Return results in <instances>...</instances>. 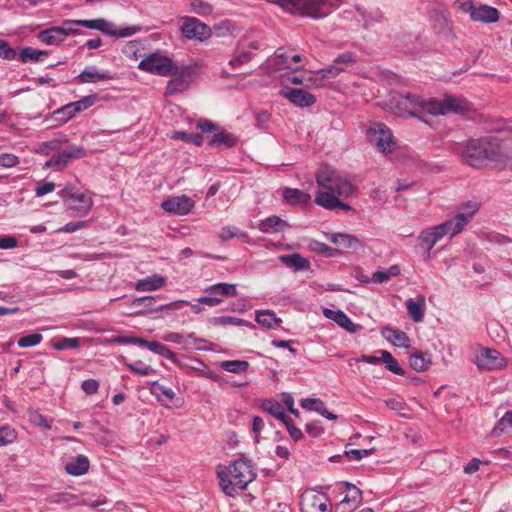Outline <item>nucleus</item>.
Here are the masks:
<instances>
[{"mask_svg":"<svg viewBox=\"0 0 512 512\" xmlns=\"http://www.w3.org/2000/svg\"><path fill=\"white\" fill-rule=\"evenodd\" d=\"M172 139L175 140H183L186 142H191L196 146H201L203 143V137L197 133H186L183 131H177L172 134Z\"/></svg>","mask_w":512,"mask_h":512,"instance_id":"48","label":"nucleus"},{"mask_svg":"<svg viewBox=\"0 0 512 512\" xmlns=\"http://www.w3.org/2000/svg\"><path fill=\"white\" fill-rule=\"evenodd\" d=\"M189 339H194V336L193 334H189L187 337L180 334V333H177V332H168L164 335L163 337V340L166 341V342H171V343H175V344H178V345H183V346H187L189 343H188V340Z\"/></svg>","mask_w":512,"mask_h":512,"instance_id":"49","label":"nucleus"},{"mask_svg":"<svg viewBox=\"0 0 512 512\" xmlns=\"http://www.w3.org/2000/svg\"><path fill=\"white\" fill-rule=\"evenodd\" d=\"M256 321L258 324L268 329L277 328L282 322L281 319L278 318L271 310H262L257 312Z\"/></svg>","mask_w":512,"mask_h":512,"instance_id":"32","label":"nucleus"},{"mask_svg":"<svg viewBox=\"0 0 512 512\" xmlns=\"http://www.w3.org/2000/svg\"><path fill=\"white\" fill-rule=\"evenodd\" d=\"M195 202L186 195L171 197L162 202V209L170 214L187 215L194 208Z\"/></svg>","mask_w":512,"mask_h":512,"instance_id":"17","label":"nucleus"},{"mask_svg":"<svg viewBox=\"0 0 512 512\" xmlns=\"http://www.w3.org/2000/svg\"><path fill=\"white\" fill-rule=\"evenodd\" d=\"M80 347V340L77 337L63 338L61 341L54 344L56 350H63L66 348L78 349Z\"/></svg>","mask_w":512,"mask_h":512,"instance_id":"57","label":"nucleus"},{"mask_svg":"<svg viewBox=\"0 0 512 512\" xmlns=\"http://www.w3.org/2000/svg\"><path fill=\"white\" fill-rule=\"evenodd\" d=\"M47 51L44 50H36L31 47H25L20 51V59L22 62H38L42 59V57L47 56Z\"/></svg>","mask_w":512,"mask_h":512,"instance_id":"41","label":"nucleus"},{"mask_svg":"<svg viewBox=\"0 0 512 512\" xmlns=\"http://www.w3.org/2000/svg\"><path fill=\"white\" fill-rule=\"evenodd\" d=\"M480 205L475 201H466L458 208L453 219H449L454 230L460 234L465 227L471 222L475 214L479 211Z\"/></svg>","mask_w":512,"mask_h":512,"instance_id":"12","label":"nucleus"},{"mask_svg":"<svg viewBox=\"0 0 512 512\" xmlns=\"http://www.w3.org/2000/svg\"><path fill=\"white\" fill-rule=\"evenodd\" d=\"M28 419L29 421L36 427H41L44 429H51V425L48 420L38 411L34 409H28Z\"/></svg>","mask_w":512,"mask_h":512,"instance_id":"47","label":"nucleus"},{"mask_svg":"<svg viewBox=\"0 0 512 512\" xmlns=\"http://www.w3.org/2000/svg\"><path fill=\"white\" fill-rule=\"evenodd\" d=\"M287 227L289 224L278 216H270L259 223V229L264 233L278 232Z\"/></svg>","mask_w":512,"mask_h":512,"instance_id":"29","label":"nucleus"},{"mask_svg":"<svg viewBox=\"0 0 512 512\" xmlns=\"http://www.w3.org/2000/svg\"><path fill=\"white\" fill-rule=\"evenodd\" d=\"M166 279L161 275L154 274L140 279L135 284V290L139 292L156 291L165 286Z\"/></svg>","mask_w":512,"mask_h":512,"instance_id":"23","label":"nucleus"},{"mask_svg":"<svg viewBox=\"0 0 512 512\" xmlns=\"http://www.w3.org/2000/svg\"><path fill=\"white\" fill-rule=\"evenodd\" d=\"M458 235V232L454 230L451 222L446 220L445 222L429 227L425 230H422L418 237L419 245L428 252V256H430L431 250L434 246L442 240L445 236H449V238H453Z\"/></svg>","mask_w":512,"mask_h":512,"instance_id":"6","label":"nucleus"},{"mask_svg":"<svg viewBox=\"0 0 512 512\" xmlns=\"http://www.w3.org/2000/svg\"><path fill=\"white\" fill-rule=\"evenodd\" d=\"M380 353H381L382 362L385 363L386 368L390 372H392L396 375H400V376L404 375V373H405L404 369H402L400 367L397 360L392 356V354L389 351L381 350Z\"/></svg>","mask_w":512,"mask_h":512,"instance_id":"40","label":"nucleus"},{"mask_svg":"<svg viewBox=\"0 0 512 512\" xmlns=\"http://www.w3.org/2000/svg\"><path fill=\"white\" fill-rule=\"evenodd\" d=\"M238 137L231 133L217 132L209 139V145L212 147L231 148L237 144Z\"/></svg>","mask_w":512,"mask_h":512,"instance_id":"30","label":"nucleus"},{"mask_svg":"<svg viewBox=\"0 0 512 512\" xmlns=\"http://www.w3.org/2000/svg\"><path fill=\"white\" fill-rule=\"evenodd\" d=\"M394 102L393 109L397 115L416 117L421 120V114L438 116L450 112H464L468 109L466 101L453 96H446L444 99H424L416 94L406 92L399 94Z\"/></svg>","mask_w":512,"mask_h":512,"instance_id":"1","label":"nucleus"},{"mask_svg":"<svg viewBox=\"0 0 512 512\" xmlns=\"http://www.w3.org/2000/svg\"><path fill=\"white\" fill-rule=\"evenodd\" d=\"M474 362L478 368L485 370H496L506 366V360L501 353L491 348H482Z\"/></svg>","mask_w":512,"mask_h":512,"instance_id":"13","label":"nucleus"},{"mask_svg":"<svg viewBox=\"0 0 512 512\" xmlns=\"http://www.w3.org/2000/svg\"><path fill=\"white\" fill-rule=\"evenodd\" d=\"M96 98V95L85 96L79 101L65 105L61 109H58L55 113L58 115L62 114L64 116L63 121H67L74 117L76 113L91 107L95 103Z\"/></svg>","mask_w":512,"mask_h":512,"instance_id":"19","label":"nucleus"},{"mask_svg":"<svg viewBox=\"0 0 512 512\" xmlns=\"http://www.w3.org/2000/svg\"><path fill=\"white\" fill-rule=\"evenodd\" d=\"M497 430L501 433L507 432L512 433V411H507L504 416L498 421L497 426L494 428V434H497Z\"/></svg>","mask_w":512,"mask_h":512,"instance_id":"50","label":"nucleus"},{"mask_svg":"<svg viewBox=\"0 0 512 512\" xmlns=\"http://www.w3.org/2000/svg\"><path fill=\"white\" fill-rule=\"evenodd\" d=\"M316 182L319 188L315 196L316 204L328 210H351L350 205L340 200L354 192V186L347 178L330 167H324L317 172Z\"/></svg>","mask_w":512,"mask_h":512,"instance_id":"2","label":"nucleus"},{"mask_svg":"<svg viewBox=\"0 0 512 512\" xmlns=\"http://www.w3.org/2000/svg\"><path fill=\"white\" fill-rule=\"evenodd\" d=\"M207 293L210 295H221L223 297H233L238 294L237 287L235 284L229 283H217L207 288Z\"/></svg>","mask_w":512,"mask_h":512,"instance_id":"35","label":"nucleus"},{"mask_svg":"<svg viewBox=\"0 0 512 512\" xmlns=\"http://www.w3.org/2000/svg\"><path fill=\"white\" fill-rule=\"evenodd\" d=\"M270 66L274 70L293 69L290 61V53L288 50L279 48L274 56L269 60Z\"/></svg>","mask_w":512,"mask_h":512,"instance_id":"28","label":"nucleus"},{"mask_svg":"<svg viewBox=\"0 0 512 512\" xmlns=\"http://www.w3.org/2000/svg\"><path fill=\"white\" fill-rule=\"evenodd\" d=\"M324 316L335 321L340 327L349 333H356L359 326L354 324L351 319L341 310L324 309Z\"/></svg>","mask_w":512,"mask_h":512,"instance_id":"21","label":"nucleus"},{"mask_svg":"<svg viewBox=\"0 0 512 512\" xmlns=\"http://www.w3.org/2000/svg\"><path fill=\"white\" fill-rule=\"evenodd\" d=\"M382 336L394 346L400 348H409L410 347V339L407 334L398 329L391 328L386 326L381 330Z\"/></svg>","mask_w":512,"mask_h":512,"instance_id":"22","label":"nucleus"},{"mask_svg":"<svg viewBox=\"0 0 512 512\" xmlns=\"http://www.w3.org/2000/svg\"><path fill=\"white\" fill-rule=\"evenodd\" d=\"M322 0H279V4L290 12L301 15L319 17L320 3Z\"/></svg>","mask_w":512,"mask_h":512,"instance_id":"14","label":"nucleus"},{"mask_svg":"<svg viewBox=\"0 0 512 512\" xmlns=\"http://www.w3.org/2000/svg\"><path fill=\"white\" fill-rule=\"evenodd\" d=\"M155 301H156V298L153 297V296L139 297V298H135L132 301L131 306L133 308H138V307L143 306V309L139 310L137 313H139V314H148V313H151V312L158 311L157 307H154Z\"/></svg>","mask_w":512,"mask_h":512,"instance_id":"37","label":"nucleus"},{"mask_svg":"<svg viewBox=\"0 0 512 512\" xmlns=\"http://www.w3.org/2000/svg\"><path fill=\"white\" fill-rule=\"evenodd\" d=\"M148 349L160 356H163L173 362L177 361L176 354L170 350L167 346L163 345L162 343L158 341H151L148 344Z\"/></svg>","mask_w":512,"mask_h":512,"instance_id":"42","label":"nucleus"},{"mask_svg":"<svg viewBox=\"0 0 512 512\" xmlns=\"http://www.w3.org/2000/svg\"><path fill=\"white\" fill-rule=\"evenodd\" d=\"M127 367L131 371H133L139 375H142V376H147L154 372V369L151 366L145 364L144 362H142L140 360L135 361L134 363L127 364Z\"/></svg>","mask_w":512,"mask_h":512,"instance_id":"54","label":"nucleus"},{"mask_svg":"<svg viewBox=\"0 0 512 512\" xmlns=\"http://www.w3.org/2000/svg\"><path fill=\"white\" fill-rule=\"evenodd\" d=\"M173 65L174 63L169 57L151 53L140 61L138 68L158 76H168L172 72Z\"/></svg>","mask_w":512,"mask_h":512,"instance_id":"10","label":"nucleus"},{"mask_svg":"<svg viewBox=\"0 0 512 512\" xmlns=\"http://www.w3.org/2000/svg\"><path fill=\"white\" fill-rule=\"evenodd\" d=\"M355 63V57L351 52H344L337 56L331 66L322 69V78H334L345 70V67Z\"/></svg>","mask_w":512,"mask_h":512,"instance_id":"20","label":"nucleus"},{"mask_svg":"<svg viewBox=\"0 0 512 512\" xmlns=\"http://www.w3.org/2000/svg\"><path fill=\"white\" fill-rule=\"evenodd\" d=\"M400 274V268L398 265H392L387 270L376 271L371 280L374 282L382 283L390 280L391 277H396Z\"/></svg>","mask_w":512,"mask_h":512,"instance_id":"43","label":"nucleus"},{"mask_svg":"<svg viewBox=\"0 0 512 512\" xmlns=\"http://www.w3.org/2000/svg\"><path fill=\"white\" fill-rule=\"evenodd\" d=\"M89 465V460L86 456L78 455L75 461L66 464L65 470L70 475L80 476L88 471Z\"/></svg>","mask_w":512,"mask_h":512,"instance_id":"31","label":"nucleus"},{"mask_svg":"<svg viewBox=\"0 0 512 512\" xmlns=\"http://www.w3.org/2000/svg\"><path fill=\"white\" fill-rule=\"evenodd\" d=\"M406 308L414 322H421L424 318L425 298L418 296L416 300L408 299L406 301Z\"/></svg>","mask_w":512,"mask_h":512,"instance_id":"26","label":"nucleus"},{"mask_svg":"<svg viewBox=\"0 0 512 512\" xmlns=\"http://www.w3.org/2000/svg\"><path fill=\"white\" fill-rule=\"evenodd\" d=\"M326 237L333 244L344 248H353L356 247L357 244L359 243L356 237L346 233H333L329 235L327 234Z\"/></svg>","mask_w":512,"mask_h":512,"instance_id":"34","label":"nucleus"},{"mask_svg":"<svg viewBox=\"0 0 512 512\" xmlns=\"http://www.w3.org/2000/svg\"><path fill=\"white\" fill-rule=\"evenodd\" d=\"M217 476L222 491L230 497H234L237 490H244L255 480L257 474L251 461L238 459L228 467H219Z\"/></svg>","mask_w":512,"mask_h":512,"instance_id":"3","label":"nucleus"},{"mask_svg":"<svg viewBox=\"0 0 512 512\" xmlns=\"http://www.w3.org/2000/svg\"><path fill=\"white\" fill-rule=\"evenodd\" d=\"M67 164H68V162H67L65 156L61 152L57 155H54L52 158H50L48 161H46L44 164V167L45 168L55 167L57 169H61V168L66 167Z\"/></svg>","mask_w":512,"mask_h":512,"instance_id":"59","label":"nucleus"},{"mask_svg":"<svg viewBox=\"0 0 512 512\" xmlns=\"http://www.w3.org/2000/svg\"><path fill=\"white\" fill-rule=\"evenodd\" d=\"M78 26H83L89 29L99 30L104 34L117 37L125 38L132 36L140 31V26L131 25L124 28H116L115 25L103 18L92 19V20H76Z\"/></svg>","mask_w":512,"mask_h":512,"instance_id":"7","label":"nucleus"},{"mask_svg":"<svg viewBox=\"0 0 512 512\" xmlns=\"http://www.w3.org/2000/svg\"><path fill=\"white\" fill-rule=\"evenodd\" d=\"M42 341V335L39 333H32L21 337L18 340V345L22 348L32 347L38 345Z\"/></svg>","mask_w":512,"mask_h":512,"instance_id":"55","label":"nucleus"},{"mask_svg":"<svg viewBox=\"0 0 512 512\" xmlns=\"http://www.w3.org/2000/svg\"><path fill=\"white\" fill-rule=\"evenodd\" d=\"M281 94L291 103L299 107H309L316 102V98L313 94L300 88H285L282 89Z\"/></svg>","mask_w":512,"mask_h":512,"instance_id":"18","label":"nucleus"},{"mask_svg":"<svg viewBox=\"0 0 512 512\" xmlns=\"http://www.w3.org/2000/svg\"><path fill=\"white\" fill-rule=\"evenodd\" d=\"M191 6L194 11L201 15H207L212 12L211 5L207 2H204L203 0H193L191 2Z\"/></svg>","mask_w":512,"mask_h":512,"instance_id":"62","label":"nucleus"},{"mask_svg":"<svg viewBox=\"0 0 512 512\" xmlns=\"http://www.w3.org/2000/svg\"><path fill=\"white\" fill-rule=\"evenodd\" d=\"M19 163V158L10 153H3L0 155V166L5 168H11Z\"/></svg>","mask_w":512,"mask_h":512,"instance_id":"64","label":"nucleus"},{"mask_svg":"<svg viewBox=\"0 0 512 512\" xmlns=\"http://www.w3.org/2000/svg\"><path fill=\"white\" fill-rule=\"evenodd\" d=\"M219 366L226 372L240 374L248 370L249 363L242 360H226L220 362Z\"/></svg>","mask_w":512,"mask_h":512,"instance_id":"39","label":"nucleus"},{"mask_svg":"<svg viewBox=\"0 0 512 512\" xmlns=\"http://www.w3.org/2000/svg\"><path fill=\"white\" fill-rule=\"evenodd\" d=\"M279 260L287 267L293 268L295 271L306 270L310 268L309 260L299 253L281 255L279 256Z\"/></svg>","mask_w":512,"mask_h":512,"instance_id":"25","label":"nucleus"},{"mask_svg":"<svg viewBox=\"0 0 512 512\" xmlns=\"http://www.w3.org/2000/svg\"><path fill=\"white\" fill-rule=\"evenodd\" d=\"M77 79L81 83H97L110 80L112 76L107 71L100 72L95 67H87L77 76Z\"/></svg>","mask_w":512,"mask_h":512,"instance_id":"24","label":"nucleus"},{"mask_svg":"<svg viewBox=\"0 0 512 512\" xmlns=\"http://www.w3.org/2000/svg\"><path fill=\"white\" fill-rule=\"evenodd\" d=\"M59 195L71 216L74 217H85L93 206V200L89 192H77L68 185L59 192Z\"/></svg>","mask_w":512,"mask_h":512,"instance_id":"5","label":"nucleus"},{"mask_svg":"<svg viewBox=\"0 0 512 512\" xmlns=\"http://www.w3.org/2000/svg\"><path fill=\"white\" fill-rule=\"evenodd\" d=\"M283 198L292 205H306L311 201V195L296 188H284Z\"/></svg>","mask_w":512,"mask_h":512,"instance_id":"27","label":"nucleus"},{"mask_svg":"<svg viewBox=\"0 0 512 512\" xmlns=\"http://www.w3.org/2000/svg\"><path fill=\"white\" fill-rule=\"evenodd\" d=\"M262 408L281 422H284V420L288 418L285 414L284 408L277 401L265 400L262 404Z\"/></svg>","mask_w":512,"mask_h":512,"instance_id":"38","label":"nucleus"},{"mask_svg":"<svg viewBox=\"0 0 512 512\" xmlns=\"http://www.w3.org/2000/svg\"><path fill=\"white\" fill-rule=\"evenodd\" d=\"M181 32L187 39H194L200 42L209 39L212 34L210 27L195 17L184 18Z\"/></svg>","mask_w":512,"mask_h":512,"instance_id":"11","label":"nucleus"},{"mask_svg":"<svg viewBox=\"0 0 512 512\" xmlns=\"http://www.w3.org/2000/svg\"><path fill=\"white\" fill-rule=\"evenodd\" d=\"M152 393L155 394L158 399L165 397L167 400L171 401L175 398V393L171 388L161 385L158 382L152 384Z\"/></svg>","mask_w":512,"mask_h":512,"instance_id":"51","label":"nucleus"},{"mask_svg":"<svg viewBox=\"0 0 512 512\" xmlns=\"http://www.w3.org/2000/svg\"><path fill=\"white\" fill-rule=\"evenodd\" d=\"M499 154V144L495 139L484 137L467 142L463 151V160L472 167H482L487 160L495 159Z\"/></svg>","mask_w":512,"mask_h":512,"instance_id":"4","label":"nucleus"},{"mask_svg":"<svg viewBox=\"0 0 512 512\" xmlns=\"http://www.w3.org/2000/svg\"><path fill=\"white\" fill-rule=\"evenodd\" d=\"M309 247L312 251L325 254L328 257H335L340 255V250L329 247L327 244L317 240H312L309 244Z\"/></svg>","mask_w":512,"mask_h":512,"instance_id":"45","label":"nucleus"},{"mask_svg":"<svg viewBox=\"0 0 512 512\" xmlns=\"http://www.w3.org/2000/svg\"><path fill=\"white\" fill-rule=\"evenodd\" d=\"M302 512H330L329 501L325 494L307 491L301 496Z\"/></svg>","mask_w":512,"mask_h":512,"instance_id":"15","label":"nucleus"},{"mask_svg":"<svg viewBox=\"0 0 512 512\" xmlns=\"http://www.w3.org/2000/svg\"><path fill=\"white\" fill-rule=\"evenodd\" d=\"M75 26H78L76 20H65L62 26L58 27V30L62 32L63 38L65 39L67 36L78 33V29H76Z\"/></svg>","mask_w":512,"mask_h":512,"instance_id":"60","label":"nucleus"},{"mask_svg":"<svg viewBox=\"0 0 512 512\" xmlns=\"http://www.w3.org/2000/svg\"><path fill=\"white\" fill-rule=\"evenodd\" d=\"M252 58V54L248 51H242L235 55L230 61L229 65L233 68L248 63Z\"/></svg>","mask_w":512,"mask_h":512,"instance_id":"61","label":"nucleus"},{"mask_svg":"<svg viewBox=\"0 0 512 512\" xmlns=\"http://www.w3.org/2000/svg\"><path fill=\"white\" fill-rule=\"evenodd\" d=\"M369 140L374 144L382 153H391L396 142L394 141L391 130L383 123H374L367 131Z\"/></svg>","mask_w":512,"mask_h":512,"instance_id":"9","label":"nucleus"},{"mask_svg":"<svg viewBox=\"0 0 512 512\" xmlns=\"http://www.w3.org/2000/svg\"><path fill=\"white\" fill-rule=\"evenodd\" d=\"M431 365V358L428 354L416 352L410 357V366L417 372L426 371Z\"/></svg>","mask_w":512,"mask_h":512,"instance_id":"36","label":"nucleus"},{"mask_svg":"<svg viewBox=\"0 0 512 512\" xmlns=\"http://www.w3.org/2000/svg\"><path fill=\"white\" fill-rule=\"evenodd\" d=\"M65 156L67 162L71 159H80L87 156V152L83 147L80 146H70L62 151Z\"/></svg>","mask_w":512,"mask_h":512,"instance_id":"52","label":"nucleus"},{"mask_svg":"<svg viewBox=\"0 0 512 512\" xmlns=\"http://www.w3.org/2000/svg\"><path fill=\"white\" fill-rule=\"evenodd\" d=\"M38 39L46 45H59L65 40L62 32L58 30V27H51L41 31L38 34Z\"/></svg>","mask_w":512,"mask_h":512,"instance_id":"33","label":"nucleus"},{"mask_svg":"<svg viewBox=\"0 0 512 512\" xmlns=\"http://www.w3.org/2000/svg\"><path fill=\"white\" fill-rule=\"evenodd\" d=\"M344 485L346 487L347 494L344 497V499L340 502V505H344V504H347L350 502H353V503L359 502L361 500V495H362L360 489L358 487H356L355 485L348 483V482H345Z\"/></svg>","mask_w":512,"mask_h":512,"instance_id":"46","label":"nucleus"},{"mask_svg":"<svg viewBox=\"0 0 512 512\" xmlns=\"http://www.w3.org/2000/svg\"><path fill=\"white\" fill-rule=\"evenodd\" d=\"M324 402L319 398H305L302 399L300 405L306 410H312L319 413Z\"/></svg>","mask_w":512,"mask_h":512,"instance_id":"58","label":"nucleus"},{"mask_svg":"<svg viewBox=\"0 0 512 512\" xmlns=\"http://www.w3.org/2000/svg\"><path fill=\"white\" fill-rule=\"evenodd\" d=\"M289 432V435L293 438L294 441H298L303 437L302 431L296 427L291 418H287L283 422Z\"/></svg>","mask_w":512,"mask_h":512,"instance_id":"63","label":"nucleus"},{"mask_svg":"<svg viewBox=\"0 0 512 512\" xmlns=\"http://www.w3.org/2000/svg\"><path fill=\"white\" fill-rule=\"evenodd\" d=\"M236 236L246 238L248 235L245 232H239L236 227L231 226L223 227L219 233V237L222 241H227Z\"/></svg>","mask_w":512,"mask_h":512,"instance_id":"56","label":"nucleus"},{"mask_svg":"<svg viewBox=\"0 0 512 512\" xmlns=\"http://www.w3.org/2000/svg\"><path fill=\"white\" fill-rule=\"evenodd\" d=\"M463 9L470 14L473 21L495 23L499 20V11L488 5L476 6L472 2L463 3Z\"/></svg>","mask_w":512,"mask_h":512,"instance_id":"16","label":"nucleus"},{"mask_svg":"<svg viewBox=\"0 0 512 512\" xmlns=\"http://www.w3.org/2000/svg\"><path fill=\"white\" fill-rule=\"evenodd\" d=\"M169 75H171V79L168 81L165 95H174L187 90L195 79L194 70L188 66L173 65Z\"/></svg>","mask_w":512,"mask_h":512,"instance_id":"8","label":"nucleus"},{"mask_svg":"<svg viewBox=\"0 0 512 512\" xmlns=\"http://www.w3.org/2000/svg\"><path fill=\"white\" fill-rule=\"evenodd\" d=\"M17 438L16 431L9 427H0V446L13 443Z\"/></svg>","mask_w":512,"mask_h":512,"instance_id":"53","label":"nucleus"},{"mask_svg":"<svg viewBox=\"0 0 512 512\" xmlns=\"http://www.w3.org/2000/svg\"><path fill=\"white\" fill-rule=\"evenodd\" d=\"M385 403L388 408L399 412L401 416H403V417L409 416L410 409L407 406L406 402L402 398L395 397V398L387 399L385 401Z\"/></svg>","mask_w":512,"mask_h":512,"instance_id":"44","label":"nucleus"}]
</instances>
